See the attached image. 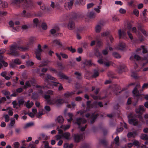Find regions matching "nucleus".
<instances>
[{
  "instance_id": "f257e3e1",
  "label": "nucleus",
  "mask_w": 148,
  "mask_h": 148,
  "mask_svg": "<svg viewBox=\"0 0 148 148\" xmlns=\"http://www.w3.org/2000/svg\"><path fill=\"white\" fill-rule=\"evenodd\" d=\"M17 49H18V45L16 44V43H14L10 46V51L8 54L11 55L15 57L18 56L20 55V54L19 52L16 51Z\"/></svg>"
},
{
  "instance_id": "f03ea898",
  "label": "nucleus",
  "mask_w": 148,
  "mask_h": 148,
  "mask_svg": "<svg viewBox=\"0 0 148 148\" xmlns=\"http://www.w3.org/2000/svg\"><path fill=\"white\" fill-rule=\"evenodd\" d=\"M24 1L27 6L32 8L35 5L34 3L32 2V0H12L11 4L13 5L17 4L18 3Z\"/></svg>"
},
{
  "instance_id": "7ed1b4c3",
  "label": "nucleus",
  "mask_w": 148,
  "mask_h": 148,
  "mask_svg": "<svg viewBox=\"0 0 148 148\" xmlns=\"http://www.w3.org/2000/svg\"><path fill=\"white\" fill-rule=\"evenodd\" d=\"M40 76L41 77L42 76V79L44 80L45 84H48V79L56 81V79L55 78L48 74L45 75L44 74L41 73L40 74Z\"/></svg>"
},
{
  "instance_id": "20e7f679",
  "label": "nucleus",
  "mask_w": 148,
  "mask_h": 148,
  "mask_svg": "<svg viewBox=\"0 0 148 148\" xmlns=\"http://www.w3.org/2000/svg\"><path fill=\"white\" fill-rule=\"evenodd\" d=\"M64 102V99H53L52 100L49 101V102L51 104H56L57 106H59Z\"/></svg>"
},
{
  "instance_id": "39448f33",
  "label": "nucleus",
  "mask_w": 148,
  "mask_h": 148,
  "mask_svg": "<svg viewBox=\"0 0 148 148\" xmlns=\"http://www.w3.org/2000/svg\"><path fill=\"white\" fill-rule=\"evenodd\" d=\"M132 26L130 25H128L127 29V34L130 38L132 40L133 38L132 34L130 32V31L132 30V32L134 33H136L137 31L135 27H134L132 28Z\"/></svg>"
},
{
  "instance_id": "423d86ee",
  "label": "nucleus",
  "mask_w": 148,
  "mask_h": 148,
  "mask_svg": "<svg viewBox=\"0 0 148 148\" xmlns=\"http://www.w3.org/2000/svg\"><path fill=\"white\" fill-rule=\"evenodd\" d=\"M42 51V50L41 48V45L40 44H38L37 49L35 50V54L36 56V58L38 60H41V53Z\"/></svg>"
},
{
  "instance_id": "0eeeda50",
  "label": "nucleus",
  "mask_w": 148,
  "mask_h": 148,
  "mask_svg": "<svg viewBox=\"0 0 148 148\" xmlns=\"http://www.w3.org/2000/svg\"><path fill=\"white\" fill-rule=\"evenodd\" d=\"M104 23L103 22H99L96 25L95 27V30L96 33H99L104 25Z\"/></svg>"
},
{
  "instance_id": "6e6552de",
  "label": "nucleus",
  "mask_w": 148,
  "mask_h": 148,
  "mask_svg": "<svg viewBox=\"0 0 148 148\" xmlns=\"http://www.w3.org/2000/svg\"><path fill=\"white\" fill-rule=\"evenodd\" d=\"M73 1H70L65 2L64 5L65 8L67 10H69L71 9L73 5Z\"/></svg>"
},
{
  "instance_id": "1a4fd4ad",
  "label": "nucleus",
  "mask_w": 148,
  "mask_h": 148,
  "mask_svg": "<svg viewBox=\"0 0 148 148\" xmlns=\"http://www.w3.org/2000/svg\"><path fill=\"white\" fill-rule=\"evenodd\" d=\"M9 25L13 28L12 31L14 32H16L19 31V28L18 26H14V23L12 21H10L9 22Z\"/></svg>"
},
{
  "instance_id": "9d476101",
  "label": "nucleus",
  "mask_w": 148,
  "mask_h": 148,
  "mask_svg": "<svg viewBox=\"0 0 148 148\" xmlns=\"http://www.w3.org/2000/svg\"><path fill=\"white\" fill-rule=\"evenodd\" d=\"M35 81L34 80H30L26 82L25 85L23 86V88H26L27 87H30L31 85L34 86Z\"/></svg>"
},
{
  "instance_id": "9b49d317",
  "label": "nucleus",
  "mask_w": 148,
  "mask_h": 148,
  "mask_svg": "<svg viewBox=\"0 0 148 148\" xmlns=\"http://www.w3.org/2000/svg\"><path fill=\"white\" fill-rule=\"evenodd\" d=\"M86 122V120L84 118H78L76 119L75 123L79 126L81 124H84Z\"/></svg>"
},
{
  "instance_id": "f8f14e48",
  "label": "nucleus",
  "mask_w": 148,
  "mask_h": 148,
  "mask_svg": "<svg viewBox=\"0 0 148 148\" xmlns=\"http://www.w3.org/2000/svg\"><path fill=\"white\" fill-rule=\"evenodd\" d=\"M140 88V85L139 84H137L136 87L134 88L132 92L135 96H137L140 95L138 92L137 91L138 89Z\"/></svg>"
},
{
  "instance_id": "ddd939ff",
  "label": "nucleus",
  "mask_w": 148,
  "mask_h": 148,
  "mask_svg": "<svg viewBox=\"0 0 148 148\" xmlns=\"http://www.w3.org/2000/svg\"><path fill=\"white\" fill-rule=\"evenodd\" d=\"M29 47L28 46H24L18 45V50L21 51H25L28 50Z\"/></svg>"
},
{
  "instance_id": "4468645a",
  "label": "nucleus",
  "mask_w": 148,
  "mask_h": 148,
  "mask_svg": "<svg viewBox=\"0 0 148 148\" xmlns=\"http://www.w3.org/2000/svg\"><path fill=\"white\" fill-rule=\"evenodd\" d=\"M83 138V136L82 134H77L74 135V139L75 141L78 142H79Z\"/></svg>"
},
{
  "instance_id": "2eb2a0df",
  "label": "nucleus",
  "mask_w": 148,
  "mask_h": 148,
  "mask_svg": "<svg viewBox=\"0 0 148 148\" xmlns=\"http://www.w3.org/2000/svg\"><path fill=\"white\" fill-rule=\"evenodd\" d=\"M55 121L56 122L62 124L64 123V120L62 116H59L56 119Z\"/></svg>"
},
{
  "instance_id": "dca6fc26",
  "label": "nucleus",
  "mask_w": 148,
  "mask_h": 148,
  "mask_svg": "<svg viewBox=\"0 0 148 148\" xmlns=\"http://www.w3.org/2000/svg\"><path fill=\"white\" fill-rule=\"evenodd\" d=\"M22 17L26 18H31L32 17V15L30 13H26V11L23 10L21 13Z\"/></svg>"
},
{
  "instance_id": "f3484780",
  "label": "nucleus",
  "mask_w": 148,
  "mask_h": 148,
  "mask_svg": "<svg viewBox=\"0 0 148 148\" xmlns=\"http://www.w3.org/2000/svg\"><path fill=\"white\" fill-rule=\"evenodd\" d=\"M52 42L53 44L58 46L59 47H62V42H60V40L56 39L54 40Z\"/></svg>"
},
{
  "instance_id": "a211bd4d",
  "label": "nucleus",
  "mask_w": 148,
  "mask_h": 148,
  "mask_svg": "<svg viewBox=\"0 0 148 148\" xmlns=\"http://www.w3.org/2000/svg\"><path fill=\"white\" fill-rule=\"evenodd\" d=\"M36 39L35 38L32 37H30L29 39L28 42L27 43V45L28 46L32 45L35 42Z\"/></svg>"
},
{
  "instance_id": "6ab92c4d",
  "label": "nucleus",
  "mask_w": 148,
  "mask_h": 148,
  "mask_svg": "<svg viewBox=\"0 0 148 148\" xmlns=\"http://www.w3.org/2000/svg\"><path fill=\"white\" fill-rule=\"evenodd\" d=\"M63 138H64L65 139L68 140H70L71 139V135L68 132H66L62 134Z\"/></svg>"
},
{
  "instance_id": "aec40b11",
  "label": "nucleus",
  "mask_w": 148,
  "mask_h": 148,
  "mask_svg": "<svg viewBox=\"0 0 148 148\" xmlns=\"http://www.w3.org/2000/svg\"><path fill=\"white\" fill-rule=\"evenodd\" d=\"M145 110L143 106H139L138 108L136 110V112L137 114H141L142 112L145 111Z\"/></svg>"
},
{
  "instance_id": "412c9836",
  "label": "nucleus",
  "mask_w": 148,
  "mask_h": 148,
  "mask_svg": "<svg viewBox=\"0 0 148 148\" xmlns=\"http://www.w3.org/2000/svg\"><path fill=\"white\" fill-rule=\"evenodd\" d=\"M128 121L130 124H133L134 125H137L138 123V121L136 119H129Z\"/></svg>"
},
{
  "instance_id": "4be33fe9",
  "label": "nucleus",
  "mask_w": 148,
  "mask_h": 148,
  "mask_svg": "<svg viewBox=\"0 0 148 148\" xmlns=\"http://www.w3.org/2000/svg\"><path fill=\"white\" fill-rule=\"evenodd\" d=\"M75 93V91L73 92H67L64 93V96L65 98H69L71 97Z\"/></svg>"
},
{
  "instance_id": "5701e85b",
  "label": "nucleus",
  "mask_w": 148,
  "mask_h": 148,
  "mask_svg": "<svg viewBox=\"0 0 148 148\" xmlns=\"http://www.w3.org/2000/svg\"><path fill=\"white\" fill-rule=\"evenodd\" d=\"M137 135V132L136 131H133L132 132H128L127 134V136L128 138H131L132 137H134Z\"/></svg>"
},
{
  "instance_id": "b1692460",
  "label": "nucleus",
  "mask_w": 148,
  "mask_h": 148,
  "mask_svg": "<svg viewBox=\"0 0 148 148\" xmlns=\"http://www.w3.org/2000/svg\"><path fill=\"white\" fill-rule=\"evenodd\" d=\"M125 47V44L123 42L120 43L117 47V49L120 50H123Z\"/></svg>"
},
{
  "instance_id": "393cba45",
  "label": "nucleus",
  "mask_w": 148,
  "mask_h": 148,
  "mask_svg": "<svg viewBox=\"0 0 148 148\" xmlns=\"http://www.w3.org/2000/svg\"><path fill=\"white\" fill-rule=\"evenodd\" d=\"M118 32L120 38H121L122 37L125 36L126 35L125 32L124 30H123L121 31V29H119Z\"/></svg>"
},
{
  "instance_id": "a878e982",
  "label": "nucleus",
  "mask_w": 148,
  "mask_h": 148,
  "mask_svg": "<svg viewBox=\"0 0 148 148\" xmlns=\"http://www.w3.org/2000/svg\"><path fill=\"white\" fill-rule=\"evenodd\" d=\"M34 105V103L32 102H30V101L28 100L25 103V106L28 108H31Z\"/></svg>"
},
{
  "instance_id": "bb28decb",
  "label": "nucleus",
  "mask_w": 148,
  "mask_h": 148,
  "mask_svg": "<svg viewBox=\"0 0 148 148\" xmlns=\"http://www.w3.org/2000/svg\"><path fill=\"white\" fill-rule=\"evenodd\" d=\"M67 27L70 30L73 29L74 27V23L72 21H70Z\"/></svg>"
},
{
  "instance_id": "cd10ccee",
  "label": "nucleus",
  "mask_w": 148,
  "mask_h": 148,
  "mask_svg": "<svg viewBox=\"0 0 148 148\" xmlns=\"http://www.w3.org/2000/svg\"><path fill=\"white\" fill-rule=\"evenodd\" d=\"M134 58L137 60H138L140 59V57L138 55L135 54L134 56H132L130 58L131 60H133Z\"/></svg>"
},
{
  "instance_id": "c85d7f7f",
  "label": "nucleus",
  "mask_w": 148,
  "mask_h": 148,
  "mask_svg": "<svg viewBox=\"0 0 148 148\" xmlns=\"http://www.w3.org/2000/svg\"><path fill=\"white\" fill-rule=\"evenodd\" d=\"M59 30V28L58 27H55L51 29L50 31V33L51 34H55Z\"/></svg>"
},
{
  "instance_id": "c756f323",
  "label": "nucleus",
  "mask_w": 148,
  "mask_h": 148,
  "mask_svg": "<svg viewBox=\"0 0 148 148\" xmlns=\"http://www.w3.org/2000/svg\"><path fill=\"white\" fill-rule=\"evenodd\" d=\"M87 16L90 18H94L95 16V13L93 12H90L87 14Z\"/></svg>"
},
{
  "instance_id": "7c9ffc66",
  "label": "nucleus",
  "mask_w": 148,
  "mask_h": 148,
  "mask_svg": "<svg viewBox=\"0 0 148 148\" xmlns=\"http://www.w3.org/2000/svg\"><path fill=\"white\" fill-rule=\"evenodd\" d=\"M98 116L97 114H92V117L91 121H90V123L91 124L92 123L94 122L95 121L96 119L97 118V116Z\"/></svg>"
},
{
  "instance_id": "2f4dec72",
  "label": "nucleus",
  "mask_w": 148,
  "mask_h": 148,
  "mask_svg": "<svg viewBox=\"0 0 148 148\" xmlns=\"http://www.w3.org/2000/svg\"><path fill=\"white\" fill-rule=\"evenodd\" d=\"M34 125V123L32 122H29L26 124L24 127V128L25 129L28 127L33 126Z\"/></svg>"
},
{
  "instance_id": "473e14b6",
  "label": "nucleus",
  "mask_w": 148,
  "mask_h": 148,
  "mask_svg": "<svg viewBox=\"0 0 148 148\" xmlns=\"http://www.w3.org/2000/svg\"><path fill=\"white\" fill-rule=\"evenodd\" d=\"M0 4L1 5L3 8H6L8 6V3L5 1H1V2L0 3Z\"/></svg>"
},
{
  "instance_id": "72a5a7b5",
  "label": "nucleus",
  "mask_w": 148,
  "mask_h": 148,
  "mask_svg": "<svg viewBox=\"0 0 148 148\" xmlns=\"http://www.w3.org/2000/svg\"><path fill=\"white\" fill-rule=\"evenodd\" d=\"M133 145L136 146L137 148H139L140 145V143L137 140H134L133 142Z\"/></svg>"
},
{
  "instance_id": "f704fd0d",
  "label": "nucleus",
  "mask_w": 148,
  "mask_h": 148,
  "mask_svg": "<svg viewBox=\"0 0 148 148\" xmlns=\"http://www.w3.org/2000/svg\"><path fill=\"white\" fill-rule=\"evenodd\" d=\"M36 87L37 88H39L40 89L39 90L38 92V93L40 95H43V91L41 89L42 88H44V87L43 86H36Z\"/></svg>"
},
{
  "instance_id": "c9c22d12",
  "label": "nucleus",
  "mask_w": 148,
  "mask_h": 148,
  "mask_svg": "<svg viewBox=\"0 0 148 148\" xmlns=\"http://www.w3.org/2000/svg\"><path fill=\"white\" fill-rule=\"evenodd\" d=\"M48 62H49L48 60H44L41 62L39 66L42 67L47 66L48 64Z\"/></svg>"
},
{
  "instance_id": "e433bc0d",
  "label": "nucleus",
  "mask_w": 148,
  "mask_h": 148,
  "mask_svg": "<svg viewBox=\"0 0 148 148\" xmlns=\"http://www.w3.org/2000/svg\"><path fill=\"white\" fill-rule=\"evenodd\" d=\"M70 125H62L60 128L62 129H63L64 130H66L68 129L70 127Z\"/></svg>"
},
{
  "instance_id": "4c0bfd02",
  "label": "nucleus",
  "mask_w": 148,
  "mask_h": 148,
  "mask_svg": "<svg viewBox=\"0 0 148 148\" xmlns=\"http://www.w3.org/2000/svg\"><path fill=\"white\" fill-rule=\"evenodd\" d=\"M58 76L60 78H63L66 79H68V77L65 75L63 73H60L58 75Z\"/></svg>"
},
{
  "instance_id": "58836bf2",
  "label": "nucleus",
  "mask_w": 148,
  "mask_h": 148,
  "mask_svg": "<svg viewBox=\"0 0 148 148\" xmlns=\"http://www.w3.org/2000/svg\"><path fill=\"white\" fill-rule=\"evenodd\" d=\"M140 138L144 140H148L147 135L145 134H142L140 136Z\"/></svg>"
},
{
  "instance_id": "ea45409f",
  "label": "nucleus",
  "mask_w": 148,
  "mask_h": 148,
  "mask_svg": "<svg viewBox=\"0 0 148 148\" xmlns=\"http://www.w3.org/2000/svg\"><path fill=\"white\" fill-rule=\"evenodd\" d=\"M15 122V120L14 119H11L10 123L9 125V127L11 128L12 127L14 124Z\"/></svg>"
},
{
  "instance_id": "a19ab883",
  "label": "nucleus",
  "mask_w": 148,
  "mask_h": 148,
  "mask_svg": "<svg viewBox=\"0 0 148 148\" xmlns=\"http://www.w3.org/2000/svg\"><path fill=\"white\" fill-rule=\"evenodd\" d=\"M55 138L56 140H58L63 138L62 134H58L55 136Z\"/></svg>"
},
{
  "instance_id": "79ce46f5",
  "label": "nucleus",
  "mask_w": 148,
  "mask_h": 148,
  "mask_svg": "<svg viewBox=\"0 0 148 148\" xmlns=\"http://www.w3.org/2000/svg\"><path fill=\"white\" fill-rule=\"evenodd\" d=\"M115 144L117 146H119V138L118 136L116 137L114 139Z\"/></svg>"
},
{
  "instance_id": "37998d69",
  "label": "nucleus",
  "mask_w": 148,
  "mask_h": 148,
  "mask_svg": "<svg viewBox=\"0 0 148 148\" xmlns=\"http://www.w3.org/2000/svg\"><path fill=\"white\" fill-rule=\"evenodd\" d=\"M101 5H98L97 7L95 8L94 10L97 13H99L100 12V9L101 8Z\"/></svg>"
},
{
  "instance_id": "c03bdc74",
  "label": "nucleus",
  "mask_w": 148,
  "mask_h": 148,
  "mask_svg": "<svg viewBox=\"0 0 148 148\" xmlns=\"http://www.w3.org/2000/svg\"><path fill=\"white\" fill-rule=\"evenodd\" d=\"M99 75V73L97 71L95 70L94 71V73L92 77H93L95 78L98 77Z\"/></svg>"
},
{
  "instance_id": "a18cd8bd",
  "label": "nucleus",
  "mask_w": 148,
  "mask_h": 148,
  "mask_svg": "<svg viewBox=\"0 0 148 148\" xmlns=\"http://www.w3.org/2000/svg\"><path fill=\"white\" fill-rule=\"evenodd\" d=\"M112 55L114 57L117 58H121V56L120 54L116 52H113L112 53Z\"/></svg>"
},
{
  "instance_id": "49530a36",
  "label": "nucleus",
  "mask_w": 148,
  "mask_h": 148,
  "mask_svg": "<svg viewBox=\"0 0 148 148\" xmlns=\"http://www.w3.org/2000/svg\"><path fill=\"white\" fill-rule=\"evenodd\" d=\"M43 114V112L42 110H39V112L37 114V117L39 118H40V116Z\"/></svg>"
},
{
  "instance_id": "de8ad7c7",
  "label": "nucleus",
  "mask_w": 148,
  "mask_h": 148,
  "mask_svg": "<svg viewBox=\"0 0 148 148\" xmlns=\"http://www.w3.org/2000/svg\"><path fill=\"white\" fill-rule=\"evenodd\" d=\"M33 22L34 25L37 26L39 24V21L37 18H35L33 20Z\"/></svg>"
},
{
  "instance_id": "09e8293b",
  "label": "nucleus",
  "mask_w": 148,
  "mask_h": 148,
  "mask_svg": "<svg viewBox=\"0 0 148 148\" xmlns=\"http://www.w3.org/2000/svg\"><path fill=\"white\" fill-rule=\"evenodd\" d=\"M50 98V96L49 95H46L44 96V98L47 100V102L48 103L50 104V103H49V102L50 101H51L53 99H49Z\"/></svg>"
},
{
  "instance_id": "8fccbe9b",
  "label": "nucleus",
  "mask_w": 148,
  "mask_h": 148,
  "mask_svg": "<svg viewBox=\"0 0 148 148\" xmlns=\"http://www.w3.org/2000/svg\"><path fill=\"white\" fill-rule=\"evenodd\" d=\"M14 62L15 64L19 65L21 64V62L20 60L18 58L14 59L13 61Z\"/></svg>"
},
{
  "instance_id": "3c124183",
  "label": "nucleus",
  "mask_w": 148,
  "mask_h": 148,
  "mask_svg": "<svg viewBox=\"0 0 148 148\" xmlns=\"http://www.w3.org/2000/svg\"><path fill=\"white\" fill-rule=\"evenodd\" d=\"M141 48L143 49V53H146L147 52V50L146 47L144 45L141 46Z\"/></svg>"
},
{
  "instance_id": "603ef678",
  "label": "nucleus",
  "mask_w": 148,
  "mask_h": 148,
  "mask_svg": "<svg viewBox=\"0 0 148 148\" xmlns=\"http://www.w3.org/2000/svg\"><path fill=\"white\" fill-rule=\"evenodd\" d=\"M4 118L5 119V121L6 122H8L10 120V117L8 114L4 115Z\"/></svg>"
},
{
  "instance_id": "864d4df0",
  "label": "nucleus",
  "mask_w": 148,
  "mask_h": 148,
  "mask_svg": "<svg viewBox=\"0 0 148 148\" xmlns=\"http://www.w3.org/2000/svg\"><path fill=\"white\" fill-rule=\"evenodd\" d=\"M90 101H88L87 102V109H88V110L91 107H92V105L90 104Z\"/></svg>"
},
{
  "instance_id": "5fc2aeb1",
  "label": "nucleus",
  "mask_w": 148,
  "mask_h": 148,
  "mask_svg": "<svg viewBox=\"0 0 148 148\" xmlns=\"http://www.w3.org/2000/svg\"><path fill=\"white\" fill-rule=\"evenodd\" d=\"M14 148H19L20 144L18 142H14L13 144Z\"/></svg>"
},
{
  "instance_id": "6e6d98bb",
  "label": "nucleus",
  "mask_w": 148,
  "mask_h": 148,
  "mask_svg": "<svg viewBox=\"0 0 148 148\" xmlns=\"http://www.w3.org/2000/svg\"><path fill=\"white\" fill-rule=\"evenodd\" d=\"M34 62L30 61H28L26 62V65L27 66H31L33 65Z\"/></svg>"
},
{
  "instance_id": "4d7b16f0",
  "label": "nucleus",
  "mask_w": 148,
  "mask_h": 148,
  "mask_svg": "<svg viewBox=\"0 0 148 148\" xmlns=\"http://www.w3.org/2000/svg\"><path fill=\"white\" fill-rule=\"evenodd\" d=\"M126 69V67L125 66L123 65V66H120L119 67V72H121V71H124Z\"/></svg>"
},
{
  "instance_id": "13d9d810",
  "label": "nucleus",
  "mask_w": 148,
  "mask_h": 148,
  "mask_svg": "<svg viewBox=\"0 0 148 148\" xmlns=\"http://www.w3.org/2000/svg\"><path fill=\"white\" fill-rule=\"evenodd\" d=\"M133 14L136 16H138L139 14V11L137 9H134L133 11Z\"/></svg>"
},
{
  "instance_id": "bf43d9fd",
  "label": "nucleus",
  "mask_w": 148,
  "mask_h": 148,
  "mask_svg": "<svg viewBox=\"0 0 148 148\" xmlns=\"http://www.w3.org/2000/svg\"><path fill=\"white\" fill-rule=\"evenodd\" d=\"M18 103L19 106H20L24 103V101L23 99H21L18 100Z\"/></svg>"
},
{
  "instance_id": "052dcab7",
  "label": "nucleus",
  "mask_w": 148,
  "mask_h": 148,
  "mask_svg": "<svg viewBox=\"0 0 148 148\" xmlns=\"http://www.w3.org/2000/svg\"><path fill=\"white\" fill-rule=\"evenodd\" d=\"M3 93L5 95L9 96L10 95V92L7 90H4L2 91Z\"/></svg>"
},
{
  "instance_id": "680f3d73",
  "label": "nucleus",
  "mask_w": 148,
  "mask_h": 148,
  "mask_svg": "<svg viewBox=\"0 0 148 148\" xmlns=\"http://www.w3.org/2000/svg\"><path fill=\"white\" fill-rule=\"evenodd\" d=\"M84 64L88 65H90L91 64V62L90 60H85L84 62Z\"/></svg>"
},
{
  "instance_id": "e2e57ef3",
  "label": "nucleus",
  "mask_w": 148,
  "mask_h": 148,
  "mask_svg": "<svg viewBox=\"0 0 148 148\" xmlns=\"http://www.w3.org/2000/svg\"><path fill=\"white\" fill-rule=\"evenodd\" d=\"M29 147H31V148H36V145L34 144V143L33 142H32L30 143Z\"/></svg>"
},
{
  "instance_id": "0e129e2a",
  "label": "nucleus",
  "mask_w": 148,
  "mask_h": 148,
  "mask_svg": "<svg viewBox=\"0 0 148 148\" xmlns=\"http://www.w3.org/2000/svg\"><path fill=\"white\" fill-rule=\"evenodd\" d=\"M60 55L63 58L67 59L68 58V56L66 54L61 53H60Z\"/></svg>"
},
{
  "instance_id": "69168bd1",
  "label": "nucleus",
  "mask_w": 148,
  "mask_h": 148,
  "mask_svg": "<svg viewBox=\"0 0 148 148\" xmlns=\"http://www.w3.org/2000/svg\"><path fill=\"white\" fill-rule=\"evenodd\" d=\"M0 62L1 63V64H3V65L5 67L7 66H8V63L4 62L3 60H0Z\"/></svg>"
},
{
  "instance_id": "338daca9",
  "label": "nucleus",
  "mask_w": 148,
  "mask_h": 148,
  "mask_svg": "<svg viewBox=\"0 0 148 148\" xmlns=\"http://www.w3.org/2000/svg\"><path fill=\"white\" fill-rule=\"evenodd\" d=\"M43 143L45 144V148H47L49 147L48 142L47 141H44Z\"/></svg>"
},
{
  "instance_id": "774afa93",
  "label": "nucleus",
  "mask_w": 148,
  "mask_h": 148,
  "mask_svg": "<svg viewBox=\"0 0 148 148\" xmlns=\"http://www.w3.org/2000/svg\"><path fill=\"white\" fill-rule=\"evenodd\" d=\"M119 12L121 14H124L126 13V11L125 9L121 8L119 10Z\"/></svg>"
}]
</instances>
